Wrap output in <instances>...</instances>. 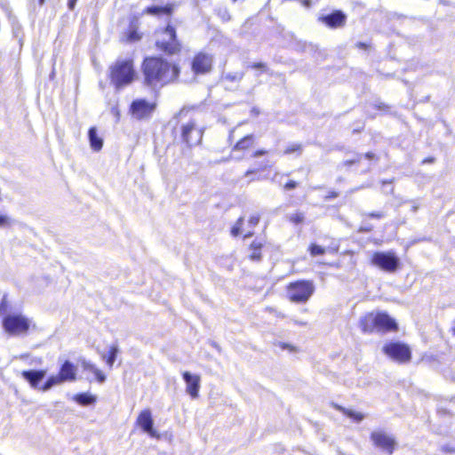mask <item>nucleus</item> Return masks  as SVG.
Listing matches in <instances>:
<instances>
[{"label": "nucleus", "mask_w": 455, "mask_h": 455, "mask_svg": "<svg viewBox=\"0 0 455 455\" xmlns=\"http://www.w3.org/2000/svg\"><path fill=\"white\" fill-rule=\"evenodd\" d=\"M319 20L331 28H338L345 26L347 15L342 11L337 10L330 14L320 17Z\"/></svg>", "instance_id": "14"}, {"label": "nucleus", "mask_w": 455, "mask_h": 455, "mask_svg": "<svg viewBox=\"0 0 455 455\" xmlns=\"http://www.w3.org/2000/svg\"><path fill=\"white\" fill-rule=\"evenodd\" d=\"M251 173H254V171H251V170H250V171H247V172H245V176H249V175H250V174H251Z\"/></svg>", "instance_id": "51"}, {"label": "nucleus", "mask_w": 455, "mask_h": 455, "mask_svg": "<svg viewBox=\"0 0 455 455\" xmlns=\"http://www.w3.org/2000/svg\"><path fill=\"white\" fill-rule=\"evenodd\" d=\"M371 441L374 446L391 455L396 446L395 439L382 430L373 431L371 434Z\"/></svg>", "instance_id": "11"}, {"label": "nucleus", "mask_w": 455, "mask_h": 455, "mask_svg": "<svg viewBox=\"0 0 455 455\" xmlns=\"http://www.w3.org/2000/svg\"><path fill=\"white\" fill-rule=\"evenodd\" d=\"M265 247V241L261 238L254 239L248 248V258L253 262L262 260V250Z\"/></svg>", "instance_id": "18"}, {"label": "nucleus", "mask_w": 455, "mask_h": 455, "mask_svg": "<svg viewBox=\"0 0 455 455\" xmlns=\"http://www.w3.org/2000/svg\"><path fill=\"white\" fill-rule=\"evenodd\" d=\"M183 379L186 383V389L189 395L196 397L200 388V377L188 371L183 372Z\"/></svg>", "instance_id": "17"}, {"label": "nucleus", "mask_w": 455, "mask_h": 455, "mask_svg": "<svg viewBox=\"0 0 455 455\" xmlns=\"http://www.w3.org/2000/svg\"><path fill=\"white\" fill-rule=\"evenodd\" d=\"M212 57L209 54L199 52L192 61V70L195 74H206L212 70Z\"/></svg>", "instance_id": "13"}, {"label": "nucleus", "mask_w": 455, "mask_h": 455, "mask_svg": "<svg viewBox=\"0 0 455 455\" xmlns=\"http://www.w3.org/2000/svg\"><path fill=\"white\" fill-rule=\"evenodd\" d=\"M13 223L12 218L6 214H0V228H10Z\"/></svg>", "instance_id": "29"}, {"label": "nucleus", "mask_w": 455, "mask_h": 455, "mask_svg": "<svg viewBox=\"0 0 455 455\" xmlns=\"http://www.w3.org/2000/svg\"><path fill=\"white\" fill-rule=\"evenodd\" d=\"M156 46L168 54H174L180 50V44L176 38L174 28L168 25L162 31L160 37L156 41Z\"/></svg>", "instance_id": "9"}, {"label": "nucleus", "mask_w": 455, "mask_h": 455, "mask_svg": "<svg viewBox=\"0 0 455 455\" xmlns=\"http://www.w3.org/2000/svg\"><path fill=\"white\" fill-rule=\"evenodd\" d=\"M360 326L363 332H371L375 329L394 331L397 329L396 323L386 313H371L363 317L360 321Z\"/></svg>", "instance_id": "3"}, {"label": "nucleus", "mask_w": 455, "mask_h": 455, "mask_svg": "<svg viewBox=\"0 0 455 455\" xmlns=\"http://www.w3.org/2000/svg\"><path fill=\"white\" fill-rule=\"evenodd\" d=\"M146 13L150 15H161V14H166L171 15L172 12V7L171 5L166 6H157V5H152L146 9Z\"/></svg>", "instance_id": "22"}, {"label": "nucleus", "mask_w": 455, "mask_h": 455, "mask_svg": "<svg viewBox=\"0 0 455 455\" xmlns=\"http://www.w3.org/2000/svg\"><path fill=\"white\" fill-rule=\"evenodd\" d=\"M442 451L446 453H455V448L450 446V445H443L442 446Z\"/></svg>", "instance_id": "41"}, {"label": "nucleus", "mask_w": 455, "mask_h": 455, "mask_svg": "<svg viewBox=\"0 0 455 455\" xmlns=\"http://www.w3.org/2000/svg\"><path fill=\"white\" fill-rule=\"evenodd\" d=\"M77 0H68V6L69 10H74Z\"/></svg>", "instance_id": "43"}, {"label": "nucleus", "mask_w": 455, "mask_h": 455, "mask_svg": "<svg viewBox=\"0 0 455 455\" xmlns=\"http://www.w3.org/2000/svg\"><path fill=\"white\" fill-rule=\"evenodd\" d=\"M365 157L368 158V159H372L374 157V154L371 153V152H368V153L365 154Z\"/></svg>", "instance_id": "49"}, {"label": "nucleus", "mask_w": 455, "mask_h": 455, "mask_svg": "<svg viewBox=\"0 0 455 455\" xmlns=\"http://www.w3.org/2000/svg\"><path fill=\"white\" fill-rule=\"evenodd\" d=\"M379 109H381V110H384L386 108H387V107L384 104V103H379V105L376 106Z\"/></svg>", "instance_id": "48"}, {"label": "nucleus", "mask_w": 455, "mask_h": 455, "mask_svg": "<svg viewBox=\"0 0 455 455\" xmlns=\"http://www.w3.org/2000/svg\"><path fill=\"white\" fill-rule=\"evenodd\" d=\"M38 2H39L40 5H43L44 4L45 0H38Z\"/></svg>", "instance_id": "54"}, {"label": "nucleus", "mask_w": 455, "mask_h": 455, "mask_svg": "<svg viewBox=\"0 0 455 455\" xmlns=\"http://www.w3.org/2000/svg\"><path fill=\"white\" fill-rule=\"evenodd\" d=\"M267 154V151L265 150H257L254 154H253V156L254 157H259V156H261L263 155Z\"/></svg>", "instance_id": "44"}, {"label": "nucleus", "mask_w": 455, "mask_h": 455, "mask_svg": "<svg viewBox=\"0 0 455 455\" xmlns=\"http://www.w3.org/2000/svg\"><path fill=\"white\" fill-rule=\"evenodd\" d=\"M144 84L149 87H162L174 81L180 68L159 57L146 58L142 63Z\"/></svg>", "instance_id": "1"}, {"label": "nucleus", "mask_w": 455, "mask_h": 455, "mask_svg": "<svg viewBox=\"0 0 455 455\" xmlns=\"http://www.w3.org/2000/svg\"><path fill=\"white\" fill-rule=\"evenodd\" d=\"M253 144V136L247 135L241 139L234 147V150H245L251 148Z\"/></svg>", "instance_id": "23"}, {"label": "nucleus", "mask_w": 455, "mask_h": 455, "mask_svg": "<svg viewBox=\"0 0 455 455\" xmlns=\"http://www.w3.org/2000/svg\"><path fill=\"white\" fill-rule=\"evenodd\" d=\"M156 108V103H151L145 99H138L132 102L130 113L137 120L149 118Z\"/></svg>", "instance_id": "10"}, {"label": "nucleus", "mask_w": 455, "mask_h": 455, "mask_svg": "<svg viewBox=\"0 0 455 455\" xmlns=\"http://www.w3.org/2000/svg\"><path fill=\"white\" fill-rule=\"evenodd\" d=\"M259 222V215H252L251 216L250 220H249V225L253 228L255 226H257Z\"/></svg>", "instance_id": "36"}, {"label": "nucleus", "mask_w": 455, "mask_h": 455, "mask_svg": "<svg viewBox=\"0 0 455 455\" xmlns=\"http://www.w3.org/2000/svg\"><path fill=\"white\" fill-rule=\"evenodd\" d=\"M360 160H361V157H360V156H357V157H356V158H355V159L346 160V161L343 163V164H344L345 166H350V165H352V164H354L359 163V162H360Z\"/></svg>", "instance_id": "38"}, {"label": "nucleus", "mask_w": 455, "mask_h": 455, "mask_svg": "<svg viewBox=\"0 0 455 455\" xmlns=\"http://www.w3.org/2000/svg\"><path fill=\"white\" fill-rule=\"evenodd\" d=\"M88 138L91 148L94 151H100L103 147V140L98 135L97 129L91 127L88 131Z\"/></svg>", "instance_id": "20"}, {"label": "nucleus", "mask_w": 455, "mask_h": 455, "mask_svg": "<svg viewBox=\"0 0 455 455\" xmlns=\"http://www.w3.org/2000/svg\"><path fill=\"white\" fill-rule=\"evenodd\" d=\"M417 209H418V207H417V206H413V207H412V212H415L417 211Z\"/></svg>", "instance_id": "55"}, {"label": "nucleus", "mask_w": 455, "mask_h": 455, "mask_svg": "<svg viewBox=\"0 0 455 455\" xmlns=\"http://www.w3.org/2000/svg\"><path fill=\"white\" fill-rule=\"evenodd\" d=\"M391 183H392V181H383V186L387 185V184L390 185Z\"/></svg>", "instance_id": "53"}, {"label": "nucleus", "mask_w": 455, "mask_h": 455, "mask_svg": "<svg viewBox=\"0 0 455 455\" xmlns=\"http://www.w3.org/2000/svg\"><path fill=\"white\" fill-rule=\"evenodd\" d=\"M356 46L360 49H363V50H366L367 49V44L365 43H363V42H359L357 43Z\"/></svg>", "instance_id": "46"}, {"label": "nucleus", "mask_w": 455, "mask_h": 455, "mask_svg": "<svg viewBox=\"0 0 455 455\" xmlns=\"http://www.w3.org/2000/svg\"><path fill=\"white\" fill-rule=\"evenodd\" d=\"M118 347L116 345H114L110 347V350H109V355L108 356V359H107V363L111 367L116 359V355L118 354Z\"/></svg>", "instance_id": "27"}, {"label": "nucleus", "mask_w": 455, "mask_h": 455, "mask_svg": "<svg viewBox=\"0 0 455 455\" xmlns=\"http://www.w3.org/2000/svg\"><path fill=\"white\" fill-rule=\"evenodd\" d=\"M76 377V367L70 361H65L61 365L60 372L47 379L41 387L43 391H47L54 386L62 384L66 381H74Z\"/></svg>", "instance_id": "5"}, {"label": "nucleus", "mask_w": 455, "mask_h": 455, "mask_svg": "<svg viewBox=\"0 0 455 455\" xmlns=\"http://www.w3.org/2000/svg\"><path fill=\"white\" fill-rule=\"evenodd\" d=\"M315 291V285L311 281H297L289 284L287 294L289 299L296 303L307 302Z\"/></svg>", "instance_id": "4"}, {"label": "nucleus", "mask_w": 455, "mask_h": 455, "mask_svg": "<svg viewBox=\"0 0 455 455\" xmlns=\"http://www.w3.org/2000/svg\"><path fill=\"white\" fill-rule=\"evenodd\" d=\"M324 252H325L324 248H323L320 245L312 244L310 246V253H311L312 256L323 255V254H324Z\"/></svg>", "instance_id": "30"}, {"label": "nucleus", "mask_w": 455, "mask_h": 455, "mask_svg": "<svg viewBox=\"0 0 455 455\" xmlns=\"http://www.w3.org/2000/svg\"><path fill=\"white\" fill-rule=\"evenodd\" d=\"M137 422L142 430L151 437L157 436L156 431L153 427L154 422L149 410L142 411L138 417Z\"/></svg>", "instance_id": "16"}, {"label": "nucleus", "mask_w": 455, "mask_h": 455, "mask_svg": "<svg viewBox=\"0 0 455 455\" xmlns=\"http://www.w3.org/2000/svg\"><path fill=\"white\" fill-rule=\"evenodd\" d=\"M298 186V183L296 181H293V180H290L289 182H287L285 185H284V189L285 190H291V189H294L296 188Z\"/></svg>", "instance_id": "37"}, {"label": "nucleus", "mask_w": 455, "mask_h": 455, "mask_svg": "<svg viewBox=\"0 0 455 455\" xmlns=\"http://www.w3.org/2000/svg\"><path fill=\"white\" fill-rule=\"evenodd\" d=\"M433 161H434L433 158H428V159L424 160V163H427H427H432Z\"/></svg>", "instance_id": "52"}, {"label": "nucleus", "mask_w": 455, "mask_h": 455, "mask_svg": "<svg viewBox=\"0 0 455 455\" xmlns=\"http://www.w3.org/2000/svg\"><path fill=\"white\" fill-rule=\"evenodd\" d=\"M382 351L388 357L398 363H407L411 358L409 346L399 341H391L385 344Z\"/></svg>", "instance_id": "8"}, {"label": "nucleus", "mask_w": 455, "mask_h": 455, "mask_svg": "<svg viewBox=\"0 0 455 455\" xmlns=\"http://www.w3.org/2000/svg\"><path fill=\"white\" fill-rule=\"evenodd\" d=\"M80 364L84 371L92 372L100 383H103L106 380L105 374L91 362L85 359H81Z\"/></svg>", "instance_id": "19"}, {"label": "nucleus", "mask_w": 455, "mask_h": 455, "mask_svg": "<svg viewBox=\"0 0 455 455\" xmlns=\"http://www.w3.org/2000/svg\"><path fill=\"white\" fill-rule=\"evenodd\" d=\"M278 346L283 350H289L291 353H296L298 351L297 347L285 342H279Z\"/></svg>", "instance_id": "32"}, {"label": "nucleus", "mask_w": 455, "mask_h": 455, "mask_svg": "<svg viewBox=\"0 0 455 455\" xmlns=\"http://www.w3.org/2000/svg\"><path fill=\"white\" fill-rule=\"evenodd\" d=\"M29 325V320L20 314H10L3 319L4 331L12 335L26 333Z\"/></svg>", "instance_id": "7"}, {"label": "nucleus", "mask_w": 455, "mask_h": 455, "mask_svg": "<svg viewBox=\"0 0 455 455\" xmlns=\"http://www.w3.org/2000/svg\"><path fill=\"white\" fill-rule=\"evenodd\" d=\"M204 131L197 127L195 121H189L181 127V137L185 143L189 147L197 145L201 142Z\"/></svg>", "instance_id": "12"}, {"label": "nucleus", "mask_w": 455, "mask_h": 455, "mask_svg": "<svg viewBox=\"0 0 455 455\" xmlns=\"http://www.w3.org/2000/svg\"><path fill=\"white\" fill-rule=\"evenodd\" d=\"M247 68L256 69L263 73H267L269 75H273V72L269 70L267 64L264 62H253L249 64Z\"/></svg>", "instance_id": "26"}, {"label": "nucleus", "mask_w": 455, "mask_h": 455, "mask_svg": "<svg viewBox=\"0 0 455 455\" xmlns=\"http://www.w3.org/2000/svg\"><path fill=\"white\" fill-rule=\"evenodd\" d=\"M243 76H244L243 72L237 71V72H229V73L224 74L222 77L226 81L234 83V82L242 81Z\"/></svg>", "instance_id": "25"}, {"label": "nucleus", "mask_w": 455, "mask_h": 455, "mask_svg": "<svg viewBox=\"0 0 455 455\" xmlns=\"http://www.w3.org/2000/svg\"><path fill=\"white\" fill-rule=\"evenodd\" d=\"M371 230V227H361L359 228V232H361V233L370 232Z\"/></svg>", "instance_id": "45"}, {"label": "nucleus", "mask_w": 455, "mask_h": 455, "mask_svg": "<svg viewBox=\"0 0 455 455\" xmlns=\"http://www.w3.org/2000/svg\"><path fill=\"white\" fill-rule=\"evenodd\" d=\"M73 398L80 399V398H95V397L92 395H88L86 394H78V395H76Z\"/></svg>", "instance_id": "42"}, {"label": "nucleus", "mask_w": 455, "mask_h": 455, "mask_svg": "<svg viewBox=\"0 0 455 455\" xmlns=\"http://www.w3.org/2000/svg\"><path fill=\"white\" fill-rule=\"evenodd\" d=\"M365 215L371 219H382L385 217V213L383 212H372L366 213Z\"/></svg>", "instance_id": "35"}, {"label": "nucleus", "mask_w": 455, "mask_h": 455, "mask_svg": "<svg viewBox=\"0 0 455 455\" xmlns=\"http://www.w3.org/2000/svg\"><path fill=\"white\" fill-rule=\"evenodd\" d=\"M7 308H8V303H7V299H6V295H4L0 303V315L5 314L7 311Z\"/></svg>", "instance_id": "33"}, {"label": "nucleus", "mask_w": 455, "mask_h": 455, "mask_svg": "<svg viewBox=\"0 0 455 455\" xmlns=\"http://www.w3.org/2000/svg\"><path fill=\"white\" fill-rule=\"evenodd\" d=\"M339 194L337 192H331L327 196L326 198L327 199H331V198H336L338 197Z\"/></svg>", "instance_id": "47"}, {"label": "nucleus", "mask_w": 455, "mask_h": 455, "mask_svg": "<svg viewBox=\"0 0 455 455\" xmlns=\"http://www.w3.org/2000/svg\"><path fill=\"white\" fill-rule=\"evenodd\" d=\"M300 150H301V146L299 144H294V145L288 147L285 149L284 154L288 155V154H291L293 152H297V151H300Z\"/></svg>", "instance_id": "34"}, {"label": "nucleus", "mask_w": 455, "mask_h": 455, "mask_svg": "<svg viewBox=\"0 0 455 455\" xmlns=\"http://www.w3.org/2000/svg\"><path fill=\"white\" fill-rule=\"evenodd\" d=\"M82 406H89L92 405L96 400H76Z\"/></svg>", "instance_id": "39"}, {"label": "nucleus", "mask_w": 455, "mask_h": 455, "mask_svg": "<svg viewBox=\"0 0 455 455\" xmlns=\"http://www.w3.org/2000/svg\"><path fill=\"white\" fill-rule=\"evenodd\" d=\"M243 225V217H240L235 224L231 228V234L233 236H237L241 234V228Z\"/></svg>", "instance_id": "28"}, {"label": "nucleus", "mask_w": 455, "mask_h": 455, "mask_svg": "<svg viewBox=\"0 0 455 455\" xmlns=\"http://www.w3.org/2000/svg\"><path fill=\"white\" fill-rule=\"evenodd\" d=\"M452 332L455 335V326L452 328Z\"/></svg>", "instance_id": "56"}, {"label": "nucleus", "mask_w": 455, "mask_h": 455, "mask_svg": "<svg viewBox=\"0 0 455 455\" xmlns=\"http://www.w3.org/2000/svg\"><path fill=\"white\" fill-rule=\"evenodd\" d=\"M135 76L132 60H117L110 67V80L116 89L130 84Z\"/></svg>", "instance_id": "2"}, {"label": "nucleus", "mask_w": 455, "mask_h": 455, "mask_svg": "<svg viewBox=\"0 0 455 455\" xmlns=\"http://www.w3.org/2000/svg\"><path fill=\"white\" fill-rule=\"evenodd\" d=\"M286 218L289 221L295 225H299L303 223L305 220V214L301 212H296L293 213H289L286 215Z\"/></svg>", "instance_id": "24"}, {"label": "nucleus", "mask_w": 455, "mask_h": 455, "mask_svg": "<svg viewBox=\"0 0 455 455\" xmlns=\"http://www.w3.org/2000/svg\"><path fill=\"white\" fill-rule=\"evenodd\" d=\"M371 264L383 271L394 273L400 267L401 262L393 251H377L371 257Z\"/></svg>", "instance_id": "6"}, {"label": "nucleus", "mask_w": 455, "mask_h": 455, "mask_svg": "<svg viewBox=\"0 0 455 455\" xmlns=\"http://www.w3.org/2000/svg\"><path fill=\"white\" fill-rule=\"evenodd\" d=\"M220 16H221V18H222L223 20H230V15H229V13H228V10H227V9H224V10H222V11L220 10Z\"/></svg>", "instance_id": "40"}, {"label": "nucleus", "mask_w": 455, "mask_h": 455, "mask_svg": "<svg viewBox=\"0 0 455 455\" xmlns=\"http://www.w3.org/2000/svg\"><path fill=\"white\" fill-rule=\"evenodd\" d=\"M45 375V370H29L21 372L22 378L27 380L33 388H37L42 391L43 389L41 387L43 385L39 386V384L44 379Z\"/></svg>", "instance_id": "15"}, {"label": "nucleus", "mask_w": 455, "mask_h": 455, "mask_svg": "<svg viewBox=\"0 0 455 455\" xmlns=\"http://www.w3.org/2000/svg\"><path fill=\"white\" fill-rule=\"evenodd\" d=\"M332 405L355 422H361L364 419V415L361 412H357L352 409H347L342 406H339L333 403Z\"/></svg>", "instance_id": "21"}, {"label": "nucleus", "mask_w": 455, "mask_h": 455, "mask_svg": "<svg viewBox=\"0 0 455 455\" xmlns=\"http://www.w3.org/2000/svg\"><path fill=\"white\" fill-rule=\"evenodd\" d=\"M253 233L250 231L244 235V238L251 237Z\"/></svg>", "instance_id": "50"}, {"label": "nucleus", "mask_w": 455, "mask_h": 455, "mask_svg": "<svg viewBox=\"0 0 455 455\" xmlns=\"http://www.w3.org/2000/svg\"><path fill=\"white\" fill-rule=\"evenodd\" d=\"M140 39V36L137 32L136 29L131 28L127 33V41L129 42H136Z\"/></svg>", "instance_id": "31"}]
</instances>
